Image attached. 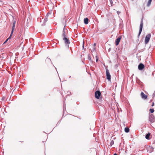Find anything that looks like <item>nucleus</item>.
<instances>
[{"label": "nucleus", "mask_w": 155, "mask_h": 155, "mask_svg": "<svg viewBox=\"0 0 155 155\" xmlns=\"http://www.w3.org/2000/svg\"><path fill=\"white\" fill-rule=\"evenodd\" d=\"M151 36L150 34H149L146 35L145 39V44H147L148 43Z\"/></svg>", "instance_id": "nucleus-1"}, {"label": "nucleus", "mask_w": 155, "mask_h": 155, "mask_svg": "<svg viewBox=\"0 0 155 155\" xmlns=\"http://www.w3.org/2000/svg\"><path fill=\"white\" fill-rule=\"evenodd\" d=\"M68 94H71V92H68Z\"/></svg>", "instance_id": "nucleus-28"}, {"label": "nucleus", "mask_w": 155, "mask_h": 155, "mask_svg": "<svg viewBox=\"0 0 155 155\" xmlns=\"http://www.w3.org/2000/svg\"><path fill=\"white\" fill-rule=\"evenodd\" d=\"M141 96L142 99H146L147 98V96L143 92H142L141 93Z\"/></svg>", "instance_id": "nucleus-8"}, {"label": "nucleus", "mask_w": 155, "mask_h": 155, "mask_svg": "<svg viewBox=\"0 0 155 155\" xmlns=\"http://www.w3.org/2000/svg\"><path fill=\"white\" fill-rule=\"evenodd\" d=\"M143 19L142 18L141 19V22H140V30H139V33L138 35V37H139L140 34H141V33L142 28H143Z\"/></svg>", "instance_id": "nucleus-3"}, {"label": "nucleus", "mask_w": 155, "mask_h": 155, "mask_svg": "<svg viewBox=\"0 0 155 155\" xmlns=\"http://www.w3.org/2000/svg\"><path fill=\"white\" fill-rule=\"evenodd\" d=\"M96 45V44L95 43H94V45Z\"/></svg>", "instance_id": "nucleus-32"}, {"label": "nucleus", "mask_w": 155, "mask_h": 155, "mask_svg": "<svg viewBox=\"0 0 155 155\" xmlns=\"http://www.w3.org/2000/svg\"><path fill=\"white\" fill-rule=\"evenodd\" d=\"M63 40L64 42V43L65 45L66 46H68L69 44L70 43V42L68 39L66 37H64L63 38Z\"/></svg>", "instance_id": "nucleus-4"}, {"label": "nucleus", "mask_w": 155, "mask_h": 155, "mask_svg": "<svg viewBox=\"0 0 155 155\" xmlns=\"http://www.w3.org/2000/svg\"><path fill=\"white\" fill-rule=\"evenodd\" d=\"M150 134L149 133H148L145 136V138L147 139H150Z\"/></svg>", "instance_id": "nucleus-13"}, {"label": "nucleus", "mask_w": 155, "mask_h": 155, "mask_svg": "<svg viewBox=\"0 0 155 155\" xmlns=\"http://www.w3.org/2000/svg\"><path fill=\"white\" fill-rule=\"evenodd\" d=\"M154 106V102H153V103L152 105V106Z\"/></svg>", "instance_id": "nucleus-27"}, {"label": "nucleus", "mask_w": 155, "mask_h": 155, "mask_svg": "<svg viewBox=\"0 0 155 155\" xmlns=\"http://www.w3.org/2000/svg\"><path fill=\"white\" fill-rule=\"evenodd\" d=\"M113 155H117V153H115Z\"/></svg>", "instance_id": "nucleus-30"}, {"label": "nucleus", "mask_w": 155, "mask_h": 155, "mask_svg": "<svg viewBox=\"0 0 155 155\" xmlns=\"http://www.w3.org/2000/svg\"><path fill=\"white\" fill-rule=\"evenodd\" d=\"M15 24H16V21H13V25H14L15 26Z\"/></svg>", "instance_id": "nucleus-23"}, {"label": "nucleus", "mask_w": 155, "mask_h": 155, "mask_svg": "<svg viewBox=\"0 0 155 155\" xmlns=\"http://www.w3.org/2000/svg\"><path fill=\"white\" fill-rule=\"evenodd\" d=\"M150 110V112L151 113H153L154 112V109H152V108H151V109H150V110Z\"/></svg>", "instance_id": "nucleus-16"}, {"label": "nucleus", "mask_w": 155, "mask_h": 155, "mask_svg": "<svg viewBox=\"0 0 155 155\" xmlns=\"http://www.w3.org/2000/svg\"><path fill=\"white\" fill-rule=\"evenodd\" d=\"M149 120L151 123H153L154 121V116L152 114L150 115L149 117Z\"/></svg>", "instance_id": "nucleus-5"}, {"label": "nucleus", "mask_w": 155, "mask_h": 155, "mask_svg": "<svg viewBox=\"0 0 155 155\" xmlns=\"http://www.w3.org/2000/svg\"><path fill=\"white\" fill-rule=\"evenodd\" d=\"M88 19L87 18H86L84 19V23L85 24H87L88 23Z\"/></svg>", "instance_id": "nucleus-12"}, {"label": "nucleus", "mask_w": 155, "mask_h": 155, "mask_svg": "<svg viewBox=\"0 0 155 155\" xmlns=\"http://www.w3.org/2000/svg\"><path fill=\"white\" fill-rule=\"evenodd\" d=\"M130 130L128 127H125L124 129V131L126 133H128L129 131Z\"/></svg>", "instance_id": "nucleus-15"}, {"label": "nucleus", "mask_w": 155, "mask_h": 155, "mask_svg": "<svg viewBox=\"0 0 155 155\" xmlns=\"http://www.w3.org/2000/svg\"><path fill=\"white\" fill-rule=\"evenodd\" d=\"M101 95V93L100 91H97L95 92V97L96 98L98 99L99 98V97Z\"/></svg>", "instance_id": "nucleus-6"}, {"label": "nucleus", "mask_w": 155, "mask_h": 155, "mask_svg": "<svg viewBox=\"0 0 155 155\" xmlns=\"http://www.w3.org/2000/svg\"><path fill=\"white\" fill-rule=\"evenodd\" d=\"M10 38H9V37L4 42V44H5V43H6L7 42V41H8V40Z\"/></svg>", "instance_id": "nucleus-20"}, {"label": "nucleus", "mask_w": 155, "mask_h": 155, "mask_svg": "<svg viewBox=\"0 0 155 155\" xmlns=\"http://www.w3.org/2000/svg\"><path fill=\"white\" fill-rule=\"evenodd\" d=\"M144 67V65L142 63H140L138 65V69L140 70H142Z\"/></svg>", "instance_id": "nucleus-9"}, {"label": "nucleus", "mask_w": 155, "mask_h": 155, "mask_svg": "<svg viewBox=\"0 0 155 155\" xmlns=\"http://www.w3.org/2000/svg\"><path fill=\"white\" fill-rule=\"evenodd\" d=\"M120 13V12H119V11H118L117 12V13L119 14V13Z\"/></svg>", "instance_id": "nucleus-26"}, {"label": "nucleus", "mask_w": 155, "mask_h": 155, "mask_svg": "<svg viewBox=\"0 0 155 155\" xmlns=\"http://www.w3.org/2000/svg\"><path fill=\"white\" fill-rule=\"evenodd\" d=\"M65 26H64V28L63 30V33L62 34V36L63 37V38L66 37V33L65 31Z\"/></svg>", "instance_id": "nucleus-11"}, {"label": "nucleus", "mask_w": 155, "mask_h": 155, "mask_svg": "<svg viewBox=\"0 0 155 155\" xmlns=\"http://www.w3.org/2000/svg\"><path fill=\"white\" fill-rule=\"evenodd\" d=\"M110 2L111 6H112L113 5V0H110Z\"/></svg>", "instance_id": "nucleus-19"}, {"label": "nucleus", "mask_w": 155, "mask_h": 155, "mask_svg": "<svg viewBox=\"0 0 155 155\" xmlns=\"http://www.w3.org/2000/svg\"><path fill=\"white\" fill-rule=\"evenodd\" d=\"M15 25H13L12 27V30H14L15 28Z\"/></svg>", "instance_id": "nucleus-22"}, {"label": "nucleus", "mask_w": 155, "mask_h": 155, "mask_svg": "<svg viewBox=\"0 0 155 155\" xmlns=\"http://www.w3.org/2000/svg\"><path fill=\"white\" fill-rule=\"evenodd\" d=\"M151 149H152V150H153V148L152 147H151Z\"/></svg>", "instance_id": "nucleus-31"}, {"label": "nucleus", "mask_w": 155, "mask_h": 155, "mask_svg": "<svg viewBox=\"0 0 155 155\" xmlns=\"http://www.w3.org/2000/svg\"><path fill=\"white\" fill-rule=\"evenodd\" d=\"M88 59L89 60H91V57L90 55H88Z\"/></svg>", "instance_id": "nucleus-18"}, {"label": "nucleus", "mask_w": 155, "mask_h": 155, "mask_svg": "<svg viewBox=\"0 0 155 155\" xmlns=\"http://www.w3.org/2000/svg\"><path fill=\"white\" fill-rule=\"evenodd\" d=\"M71 77V76H70V77H69V78H70Z\"/></svg>", "instance_id": "nucleus-33"}, {"label": "nucleus", "mask_w": 155, "mask_h": 155, "mask_svg": "<svg viewBox=\"0 0 155 155\" xmlns=\"http://www.w3.org/2000/svg\"><path fill=\"white\" fill-rule=\"evenodd\" d=\"M152 0H149L147 3V5L148 7H149L151 3Z\"/></svg>", "instance_id": "nucleus-14"}, {"label": "nucleus", "mask_w": 155, "mask_h": 155, "mask_svg": "<svg viewBox=\"0 0 155 155\" xmlns=\"http://www.w3.org/2000/svg\"><path fill=\"white\" fill-rule=\"evenodd\" d=\"M153 97H154L155 96V92H154V93H153Z\"/></svg>", "instance_id": "nucleus-25"}, {"label": "nucleus", "mask_w": 155, "mask_h": 155, "mask_svg": "<svg viewBox=\"0 0 155 155\" xmlns=\"http://www.w3.org/2000/svg\"><path fill=\"white\" fill-rule=\"evenodd\" d=\"M114 143V141L113 140H112L110 143V145H111V146L112 145H113Z\"/></svg>", "instance_id": "nucleus-21"}, {"label": "nucleus", "mask_w": 155, "mask_h": 155, "mask_svg": "<svg viewBox=\"0 0 155 155\" xmlns=\"http://www.w3.org/2000/svg\"><path fill=\"white\" fill-rule=\"evenodd\" d=\"M106 78L108 80V81H110L111 75L110 74L109 70L107 68L106 69Z\"/></svg>", "instance_id": "nucleus-2"}, {"label": "nucleus", "mask_w": 155, "mask_h": 155, "mask_svg": "<svg viewBox=\"0 0 155 155\" xmlns=\"http://www.w3.org/2000/svg\"><path fill=\"white\" fill-rule=\"evenodd\" d=\"M48 15H47L46 17H45V19L44 21V23L42 24V26H44L45 25V23L48 20Z\"/></svg>", "instance_id": "nucleus-10"}, {"label": "nucleus", "mask_w": 155, "mask_h": 155, "mask_svg": "<svg viewBox=\"0 0 155 155\" xmlns=\"http://www.w3.org/2000/svg\"><path fill=\"white\" fill-rule=\"evenodd\" d=\"M64 104H64V103H63V107H64Z\"/></svg>", "instance_id": "nucleus-29"}, {"label": "nucleus", "mask_w": 155, "mask_h": 155, "mask_svg": "<svg viewBox=\"0 0 155 155\" xmlns=\"http://www.w3.org/2000/svg\"><path fill=\"white\" fill-rule=\"evenodd\" d=\"M121 38V36H119L118 38L116 39L115 41V44L116 45H118L119 43L120 42V39Z\"/></svg>", "instance_id": "nucleus-7"}, {"label": "nucleus", "mask_w": 155, "mask_h": 155, "mask_svg": "<svg viewBox=\"0 0 155 155\" xmlns=\"http://www.w3.org/2000/svg\"><path fill=\"white\" fill-rule=\"evenodd\" d=\"M96 61L97 62L98 60V58L97 56H96Z\"/></svg>", "instance_id": "nucleus-24"}, {"label": "nucleus", "mask_w": 155, "mask_h": 155, "mask_svg": "<svg viewBox=\"0 0 155 155\" xmlns=\"http://www.w3.org/2000/svg\"><path fill=\"white\" fill-rule=\"evenodd\" d=\"M14 30H12V31H11V34L10 35V36H9V38H11V36H12V34H13V32H14Z\"/></svg>", "instance_id": "nucleus-17"}]
</instances>
